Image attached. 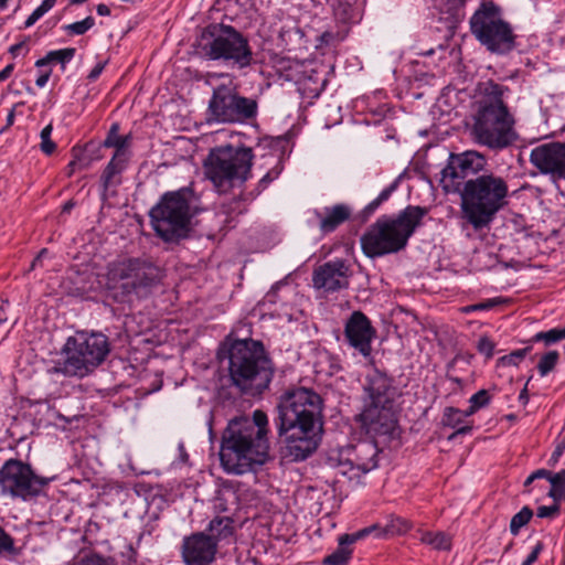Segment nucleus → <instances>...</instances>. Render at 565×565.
Listing matches in <instances>:
<instances>
[{"label":"nucleus","mask_w":565,"mask_h":565,"mask_svg":"<svg viewBox=\"0 0 565 565\" xmlns=\"http://www.w3.org/2000/svg\"><path fill=\"white\" fill-rule=\"evenodd\" d=\"M322 411L323 401L311 388L298 387L280 396L275 425L295 460L306 459L318 448L323 426Z\"/></svg>","instance_id":"f257e3e1"},{"label":"nucleus","mask_w":565,"mask_h":565,"mask_svg":"<svg viewBox=\"0 0 565 565\" xmlns=\"http://www.w3.org/2000/svg\"><path fill=\"white\" fill-rule=\"evenodd\" d=\"M479 90L468 126L471 139L494 151L509 148L519 140L515 117L504 100L510 88L489 79L479 85Z\"/></svg>","instance_id":"f03ea898"},{"label":"nucleus","mask_w":565,"mask_h":565,"mask_svg":"<svg viewBox=\"0 0 565 565\" xmlns=\"http://www.w3.org/2000/svg\"><path fill=\"white\" fill-rule=\"evenodd\" d=\"M268 417L256 409L252 418L232 419L225 428L220 450L223 468L235 475H243L254 466L264 465L269 459Z\"/></svg>","instance_id":"7ed1b4c3"},{"label":"nucleus","mask_w":565,"mask_h":565,"mask_svg":"<svg viewBox=\"0 0 565 565\" xmlns=\"http://www.w3.org/2000/svg\"><path fill=\"white\" fill-rule=\"evenodd\" d=\"M224 347L231 385L243 395H262L269 387L275 374V364L263 342L253 339H227Z\"/></svg>","instance_id":"20e7f679"},{"label":"nucleus","mask_w":565,"mask_h":565,"mask_svg":"<svg viewBox=\"0 0 565 565\" xmlns=\"http://www.w3.org/2000/svg\"><path fill=\"white\" fill-rule=\"evenodd\" d=\"M460 196L462 218L475 231L489 228L497 214L509 203L507 178L492 171L469 180Z\"/></svg>","instance_id":"39448f33"},{"label":"nucleus","mask_w":565,"mask_h":565,"mask_svg":"<svg viewBox=\"0 0 565 565\" xmlns=\"http://www.w3.org/2000/svg\"><path fill=\"white\" fill-rule=\"evenodd\" d=\"M426 214V207L408 205L394 217L377 218L361 236L363 253L376 258L402 250Z\"/></svg>","instance_id":"423d86ee"},{"label":"nucleus","mask_w":565,"mask_h":565,"mask_svg":"<svg viewBox=\"0 0 565 565\" xmlns=\"http://www.w3.org/2000/svg\"><path fill=\"white\" fill-rule=\"evenodd\" d=\"M200 211L199 198L191 188L166 193L150 210L151 225L166 242L188 236L190 220Z\"/></svg>","instance_id":"0eeeda50"},{"label":"nucleus","mask_w":565,"mask_h":565,"mask_svg":"<svg viewBox=\"0 0 565 565\" xmlns=\"http://www.w3.org/2000/svg\"><path fill=\"white\" fill-rule=\"evenodd\" d=\"M254 152L248 147L221 146L204 160L205 178L221 194L243 185L252 177Z\"/></svg>","instance_id":"6e6552de"},{"label":"nucleus","mask_w":565,"mask_h":565,"mask_svg":"<svg viewBox=\"0 0 565 565\" xmlns=\"http://www.w3.org/2000/svg\"><path fill=\"white\" fill-rule=\"evenodd\" d=\"M198 47L212 61H224L238 68L252 65L254 55L249 42L232 25L210 24L203 29Z\"/></svg>","instance_id":"1a4fd4ad"},{"label":"nucleus","mask_w":565,"mask_h":565,"mask_svg":"<svg viewBox=\"0 0 565 565\" xmlns=\"http://www.w3.org/2000/svg\"><path fill=\"white\" fill-rule=\"evenodd\" d=\"M65 359L56 371L66 376L84 377L98 367L110 352L108 338L102 332L77 331L64 345Z\"/></svg>","instance_id":"9d476101"},{"label":"nucleus","mask_w":565,"mask_h":565,"mask_svg":"<svg viewBox=\"0 0 565 565\" xmlns=\"http://www.w3.org/2000/svg\"><path fill=\"white\" fill-rule=\"evenodd\" d=\"M161 270L141 258L113 262L107 267L106 287L117 301H125L132 294H141L159 284Z\"/></svg>","instance_id":"9b49d317"},{"label":"nucleus","mask_w":565,"mask_h":565,"mask_svg":"<svg viewBox=\"0 0 565 565\" xmlns=\"http://www.w3.org/2000/svg\"><path fill=\"white\" fill-rule=\"evenodd\" d=\"M223 82L213 88L207 106L210 124H244L254 120L258 114V102L242 96L235 79L225 74L215 75Z\"/></svg>","instance_id":"f8f14e48"},{"label":"nucleus","mask_w":565,"mask_h":565,"mask_svg":"<svg viewBox=\"0 0 565 565\" xmlns=\"http://www.w3.org/2000/svg\"><path fill=\"white\" fill-rule=\"evenodd\" d=\"M472 35L491 53L507 54L515 47V34L502 18L501 9L492 1H484L469 21Z\"/></svg>","instance_id":"ddd939ff"},{"label":"nucleus","mask_w":565,"mask_h":565,"mask_svg":"<svg viewBox=\"0 0 565 565\" xmlns=\"http://www.w3.org/2000/svg\"><path fill=\"white\" fill-rule=\"evenodd\" d=\"M54 477H41L31 466L18 459H9L0 469V488L3 494L29 500L40 494Z\"/></svg>","instance_id":"4468645a"},{"label":"nucleus","mask_w":565,"mask_h":565,"mask_svg":"<svg viewBox=\"0 0 565 565\" xmlns=\"http://www.w3.org/2000/svg\"><path fill=\"white\" fill-rule=\"evenodd\" d=\"M486 164V157L476 150L450 153L446 167L441 170L440 184L443 190L446 193H458L460 195L467 182L477 177Z\"/></svg>","instance_id":"2eb2a0df"},{"label":"nucleus","mask_w":565,"mask_h":565,"mask_svg":"<svg viewBox=\"0 0 565 565\" xmlns=\"http://www.w3.org/2000/svg\"><path fill=\"white\" fill-rule=\"evenodd\" d=\"M377 445L372 440H362L341 450L338 459L339 473L348 476L350 480L377 467Z\"/></svg>","instance_id":"dca6fc26"},{"label":"nucleus","mask_w":565,"mask_h":565,"mask_svg":"<svg viewBox=\"0 0 565 565\" xmlns=\"http://www.w3.org/2000/svg\"><path fill=\"white\" fill-rule=\"evenodd\" d=\"M530 163L553 183L565 181V142L551 141L534 147Z\"/></svg>","instance_id":"f3484780"},{"label":"nucleus","mask_w":565,"mask_h":565,"mask_svg":"<svg viewBox=\"0 0 565 565\" xmlns=\"http://www.w3.org/2000/svg\"><path fill=\"white\" fill-rule=\"evenodd\" d=\"M359 419L366 433L373 437L388 436L397 425L394 403H365Z\"/></svg>","instance_id":"a211bd4d"},{"label":"nucleus","mask_w":565,"mask_h":565,"mask_svg":"<svg viewBox=\"0 0 565 565\" xmlns=\"http://www.w3.org/2000/svg\"><path fill=\"white\" fill-rule=\"evenodd\" d=\"M351 276V266L345 260H330L315 268L312 286L326 292L339 291L349 287Z\"/></svg>","instance_id":"6ab92c4d"},{"label":"nucleus","mask_w":565,"mask_h":565,"mask_svg":"<svg viewBox=\"0 0 565 565\" xmlns=\"http://www.w3.org/2000/svg\"><path fill=\"white\" fill-rule=\"evenodd\" d=\"M375 329L370 319L360 310L353 311L344 326V338L350 347L359 351L363 356H370L372 340Z\"/></svg>","instance_id":"aec40b11"},{"label":"nucleus","mask_w":565,"mask_h":565,"mask_svg":"<svg viewBox=\"0 0 565 565\" xmlns=\"http://www.w3.org/2000/svg\"><path fill=\"white\" fill-rule=\"evenodd\" d=\"M217 552L216 543L205 532H196L183 539L181 555L185 565H210Z\"/></svg>","instance_id":"412c9836"},{"label":"nucleus","mask_w":565,"mask_h":565,"mask_svg":"<svg viewBox=\"0 0 565 565\" xmlns=\"http://www.w3.org/2000/svg\"><path fill=\"white\" fill-rule=\"evenodd\" d=\"M363 390L366 394L365 403H394L396 388L393 385V380L376 367L369 369Z\"/></svg>","instance_id":"4be33fe9"},{"label":"nucleus","mask_w":565,"mask_h":565,"mask_svg":"<svg viewBox=\"0 0 565 565\" xmlns=\"http://www.w3.org/2000/svg\"><path fill=\"white\" fill-rule=\"evenodd\" d=\"M375 531H379V529H377L376 524H373L371 526L359 530L355 533L341 535L339 537L338 548L334 552H332L330 555L326 556L322 564L323 565H347L349 559L352 556V548H350V545L361 539L366 537L367 535H371Z\"/></svg>","instance_id":"5701e85b"},{"label":"nucleus","mask_w":565,"mask_h":565,"mask_svg":"<svg viewBox=\"0 0 565 565\" xmlns=\"http://www.w3.org/2000/svg\"><path fill=\"white\" fill-rule=\"evenodd\" d=\"M319 218V228L323 234L335 231L341 224L347 222L352 215V209L348 204H335L327 206L322 212H316Z\"/></svg>","instance_id":"b1692460"},{"label":"nucleus","mask_w":565,"mask_h":565,"mask_svg":"<svg viewBox=\"0 0 565 565\" xmlns=\"http://www.w3.org/2000/svg\"><path fill=\"white\" fill-rule=\"evenodd\" d=\"M207 532L209 539H213L217 545L221 541L228 540L233 536V520L228 516H216L210 522Z\"/></svg>","instance_id":"393cba45"},{"label":"nucleus","mask_w":565,"mask_h":565,"mask_svg":"<svg viewBox=\"0 0 565 565\" xmlns=\"http://www.w3.org/2000/svg\"><path fill=\"white\" fill-rule=\"evenodd\" d=\"M130 143H131V136H120L119 135V124L115 122L111 125L105 140L103 141V146L105 148H114V153H120V154H131L130 153Z\"/></svg>","instance_id":"a878e982"},{"label":"nucleus","mask_w":565,"mask_h":565,"mask_svg":"<svg viewBox=\"0 0 565 565\" xmlns=\"http://www.w3.org/2000/svg\"><path fill=\"white\" fill-rule=\"evenodd\" d=\"M130 154L114 153L102 174V181L105 189L115 183V177L120 174L127 167Z\"/></svg>","instance_id":"bb28decb"},{"label":"nucleus","mask_w":565,"mask_h":565,"mask_svg":"<svg viewBox=\"0 0 565 565\" xmlns=\"http://www.w3.org/2000/svg\"><path fill=\"white\" fill-rule=\"evenodd\" d=\"M420 541L436 550L448 551L451 547L450 537L443 532H425L422 534Z\"/></svg>","instance_id":"cd10ccee"},{"label":"nucleus","mask_w":565,"mask_h":565,"mask_svg":"<svg viewBox=\"0 0 565 565\" xmlns=\"http://www.w3.org/2000/svg\"><path fill=\"white\" fill-rule=\"evenodd\" d=\"M533 516V511L529 507H523L520 512L514 514L510 522V532L512 535H518L520 530L525 526Z\"/></svg>","instance_id":"c85d7f7f"},{"label":"nucleus","mask_w":565,"mask_h":565,"mask_svg":"<svg viewBox=\"0 0 565 565\" xmlns=\"http://www.w3.org/2000/svg\"><path fill=\"white\" fill-rule=\"evenodd\" d=\"M548 481L552 484L548 495L555 500L565 499V470L552 475Z\"/></svg>","instance_id":"c756f323"},{"label":"nucleus","mask_w":565,"mask_h":565,"mask_svg":"<svg viewBox=\"0 0 565 565\" xmlns=\"http://www.w3.org/2000/svg\"><path fill=\"white\" fill-rule=\"evenodd\" d=\"M468 416L469 415H466V411L463 412L455 407H446L443 416V425L451 428H457L459 425L463 423L465 417Z\"/></svg>","instance_id":"7c9ffc66"},{"label":"nucleus","mask_w":565,"mask_h":565,"mask_svg":"<svg viewBox=\"0 0 565 565\" xmlns=\"http://www.w3.org/2000/svg\"><path fill=\"white\" fill-rule=\"evenodd\" d=\"M565 339V328L562 329H551L545 332H539L536 333L531 341L532 342H539L543 341L546 345L556 343L561 340Z\"/></svg>","instance_id":"2f4dec72"},{"label":"nucleus","mask_w":565,"mask_h":565,"mask_svg":"<svg viewBox=\"0 0 565 565\" xmlns=\"http://www.w3.org/2000/svg\"><path fill=\"white\" fill-rule=\"evenodd\" d=\"M409 523L403 519H395V520H392V522L386 526V529L382 530L379 525H377V529L379 531H375L373 532L372 534H374L375 536L377 537H381L383 536L384 534L386 533H391V534H402V533H405L409 530Z\"/></svg>","instance_id":"473e14b6"},{"label":"nucleus","mask_w":565,"mask_h":565,"mask_svg":"<svg viewBox=\"0 0 565 565\" xmlns=\"http://www.w3.org/2000/svg\"><path fill=\"white\" fill-rule=\"evenodd\" d=\"M558 359L559 354L557 351H550L544 354L537 364L540 375L545 376L548 374L556 366Z\"/></svg>","instance_id":"72a5a7b5"},{"label":"nucleus","mask_w":565,"mask_h":565,"mask_svg":"<svg viewBox=\"0 0 565 565\" xmlns=\"http://www.w3.org/2000/svg\"><path fill=\"white\" fill-rule=\"evenodd\" d=\"M469 402L470 406L466 411V415H472L478 409L487 406L490 402V395L487 390H480L470 397Z\"/></svg>","instance_id":"f704fd0d"},{"label":"nucleus","mask_w":565,"mask_h":565,"mask_svg":"<svg viewBox=\"0 0 565 565\" xmlns=\"http://www.w3.org/2000/svg\"><path fill=\"white\" fill-rule=\"evenodd\" d=\"M435 3L441 12L458 17L463 8L465 0H435Z\"/></svg>","instance_id":"c9c22d12"},{"label":"nucleus","mask_w":565,"mask_h":565,"mask_svg":"<svg viewBox=\"0 0 565 565\" xmlns=\"http://www.w3.org/2000/svg\"><path fill=\"white\" fill-rule=\"evenodd\" d=\"M95 24V20L92 17H87L82 21L74 22L64 26V30L70 34L82 35L86 33Z\"/></svg>","instance_id":"e433bc0d"},{"label":"nucleus","mask_w":565,"mask_h":565,"mask_svg":"<svg viewBox=\"0 0 565 565\" xmlns=\"http://www.w3.org/2000/svg\"><path fill=\"white\" fill-rule=\"evenodd\" d=\"M56 0H43V2L30 14L25 21V28L33 25L40 18L49 12L54 6Z\"/></svg>","instance_id":"4c0bfd02"},{"label":"nucleus","mask_w":565,"mask_h":565,"mask_svg":"<svg viewBox=\"0 0 565 565\" xmlns=\"http://www.w3.org/2000/svg\"><path fill=\"white\" fill-rule=\"evenodd\" d=\"M532 347H525L523 349L515 350L508 355H504L500 359L503 365H519V363L525 358V355L531 351Z\"/></svg>","instance_id":"58836bf2"},{"label":"nucleus","mask_w":565,"mask_h":565,"mask_svg":"<svg viewBox=\"0 0 565 565\" xmlns=\"http://www.w3.org/2000/svg\"><path fill=\"white\" fill-rule=\"evenodd\" d=\"M52 125L45 126L41 131V150L45 154H51L54 152L56 145L54 141L51 140V134H52Z\"/></svg>","instance_id":"ea45409f"},{"label":"nucleus","mask_w":565,"mask_h":565,"mask_svg":"<svg viewBox=\"0 0 565 565\" xmlns=\"http://www.w3.org/2000/svg\"><path fill=\"white\" fill-rule=\"evenodd\" d=\"M328 2L339 20L347 21L350 18L351 7L348 2L343 3L342 0H328Z\"/></svg>","instance_id":"a19ab883"},{"label":"nucleus","mask_w":565,"mask_h":565,"mask_svg":"<svg viewBox=\"0 0 565 565\" xmlns=\"http://www.w3.org/2000/svg\"><path fill=\"white\" fill-rule=\"evenodd\" d=\"M502 302H503V300L501 298H493V299H488V300L479 302V303L462 307L460 310L463 313H469V312H472L476 310H490V309L494 308L497 305L502 303Z\"/></svg>","instance_id":"79ce46f5"},{"label":"nucleus","mask_w":565,"mask_h":565,"mask_svg":"<svg viewBox=\"0 0 565 565\" xmlns=\"http://www.w3.org/2000/svg\"><path fill=\"white\" fill-rule=\"evenodd\" d=\"M397 182L392 183L390 186L384 189L376 199H374L367 206V212H374L384 201H386L391 194L396 190Z\"/></svg>","instance_id":"37998d69"},{"label":"nucleus","mask_w":565,"mask_h":565,"mask_svg":"<svg viewBox=\"0 0 565 565\" xmlns=\"http://www.w3.org/2000/svg\"><path fill=\"white\" fill-rule=\"evenodd\" d=\"M76 565H117L111 557H104L98 554H92L82 558Z\"/></svg>","instance_id":"c03bdc74"},{"label":"nucleus","mask_w":565,"mask_h":565,"mask_svg":"<svg viewBox=\"0 0 565 565\" xmlns=\"http://www.w3.org/2000/svg\"><path fill=\"white\" fill-rule=\"evenodd\" d=\"M49 53H50V57H51L52 62H58V63L65 64L66 62L71 61L74 57L75 49L67 47V49L51 51Z\"/></svg>","instance_id":"a18cd8bd"},{"label":"nucleus","mask_w":565,"mask_h":565,"mask_svg":"<svg viewBox=\"0 0 565 565\" xmlns=\"http://www.w3.org/2000/svg\"><path fill=\"white\" fill-rule=\"evenodd\" d=\"M477 349L481 354L489 359L493 355L494 343L488 337H481L478 340Z\"/></svg>","instance_id":"49530a36"},{"label":"nucleus","mask_w":565,"mask_h":565,"mask_svg":"<svg viewBox=\"0 0 565 565\" xmlns=\"http://www.w3.org/2000/svg\"><path fill=\"white\" fill-rule=\"evenodd\" d=\"M13 551V539L2 527H0V554L4 552L12 553Z\"/></svg>","instance_id":"de8ad7c7"},{"label":"nucleus","mask_w":565,"mask_h":565,"mask_svg":"<svg viewBox=\"0 0 565 565\" xmlns=\"http://www.w3.org/2000/svg\"><path fill=\"white\" fill-rule=\"evenodd\" d=\"M543 543L537 542L532 552L527 555L524 562L521 565H533L536 561L541 552L543 551Z\"/></svg>","instance_id":"09e8293b"},{"label":"nucleus","mask_w":565,"mask_h":565,"mask_svg":"<svg viewBox=\"0 0 565 565\" xmlns=\"http://www.w3.org/2000/svg\"><path fill=\"white\" fill-rule=\"evenodd\" d=\"M564 451H565V440H562L561 443H558L555 446V448H554V450L552 452V456H551V458L548 460V463L551 466H555L558 462V460L562 457V455L564 454Z\"/></svg>","instance_id":"8fccbe9b"},{"label":"nucleus","mask_w":565,"mask_h":565,"mask_svg":"<svg viewBox=\"0 0 565 565\" xmlns=\"http://www.w3.org/2000/svg\"><path fill=\"white\" fill-rule=\"evenodd\" d=\"M558 505L554 504L551 507L542 505L537 508L536 514L539 518H551L558 512Z\"/></svg>","instance_id":"3c124183"},{"label":"nucleus","mask_w":565,"mask_h":565,"mask_svg":"<svg viewBox=\"0 0 565 565\" xmlns=\"http://www.w3.org/2000/svg\"><path fill=\"white\" fill-rule=\"evenodd\" d=\"M456 430L448 437V440H454L459 435L469 434L472 430L471 425H459Z\"/></svg>","instance_id":"603ef678"},{"label":"nucleus","mask_w":565,"mask_h":565,"mask_svg":"<svg viewBox=\"0 0 565 565\" xmlns=\"http://www.w3.org/2000/svg\"><path fill=\"white\" fill-rule=\"evenodd\" d=\"M14 70L13 64L7 65L1 72H0V83L9 78Z\"/></svg>","instance_id":"864d4df0"},{"label":"nucleus","mask_w":565,"mask_h":565,"mask_svg":"<svg viewBox=\"0 0 565 565\" xmlns=\"http://www.w3.org/2000/svg\"><path fill=\"white\" fill-rule=\"evenodd\" d=\"M50 76H51V71H49V72H46V73H44V74H41V75L36 78V82H35L36 86H39V87H44V86L46 85V83H47V81H49Z\"/></svg>","instance_id":"5fc2aeb1"},{"label":"nucleus","mask_w":565,"mask_h":565,"mask_svg":"<svg viewBox=\"0 0 565 565\" xmlns=\"http://www.w3.org/2000/svg\"><path fill=\"white\" fill-rule=\"evenodd\" d=\"M533 475L536 479L545 478L550 480L553 473L546 469H539L534 471Z\"/></svg>","instance_id":"6e6d98bb"},{"label":"nucleus","mask_w":565,"mask_h":565,"mask_svg":"<svg viewBox=\"0 0 565 565\" xmlns=\"http://www.w3.org/2000/svg\"><path fill=\"white\" fill-rule=\"evenodd\" d=\"M103 68H104V65H103V64H97V65H96V66L90 71V73H89V75H88V78H89V79H92V81L96 79V78L99 76V74L102 73Z\"/></svg>","instance_id":"4d7b16f0"},{"label":"nucleus","mask_w":565,"mask_h":565,"mask_svg":"<svg viewBox=\"0 0 565 565\" xmlns=\"http://www.w3.org/2000/svg\"><path fill=\"white\" fill-rule=\"evenodd\" d=\"M96 9H97V13L99 15H109L110 14V9L106 4L100 3L97 6Z\"/></svg>","instance_id":"13d9d810"},{"label":"nucleus","mask_w":565,"mask_h":565,"mask_svg":"<svg viewBox=\"0 0 565 565\" xmlns=\"http://www.w3.org/2000/svg\"><path fill=\"white\" fill-rule=\"evenodd\" d=\"M51 62H52V60L50 57V53H47L45 57L40 58L35 62V66L40 67V66L46 65L47 63H51Z\"/></svg>","instance_id":"bf43d9fd"},{"label":"nucleus","mask_w":565,"mask_h":565,"mask_svg":"<svg viewBox=\"0 0 565 565\" xmlns=\"http://www.w3.org/2000/svg\"><path fill=\"white\" fill-rule=\"evenodd\" d=\"M271 177H270V173H267L265 177L262 178V180L259 181V185L262 186H266L270 181H271Z\"/></svg>","instance_id":"052dcab7"},{"label":"nucleus","mask_w":565,"mask_h":565,"mask_svg":"<svg viewBox=\"0 0 565 565\" xmlns=\"http://www.w3.org/2000/svg\"><path fill=\"white\" fill-rule=\"evenodd\" d=\"M519 398H520L521 401H523L524 403H526V402H527L529 396H527V387H526V385H525V386H524V388L521 391Z\"/></svg>","instance_id":"680f3d73"},{"label":"nucleus","mask_w":565,"mask_h":565,"mask_svg":"<svg viewBox=\"0 0 565 565\" xmlns=\"http://www.w3.org/2000/svg\"><path fill=\"white\" fill-rule=\"evenodd\" d=\"M23 44L22 43H18V44H14L10 47V53H12L13 55H15L21 49H22Z\"/></svg>","instance_id":"e2e57ef3"},{"label":"nucleus","mask_w":565,"mask_h":565,"mask_svg":"<svg viewBox=\"0 0 565 565\" xmlns=\"http://www.w3.org/2000/svg\"><path fill=\"white\" fill-rule=\"evenodd\" d=\"M14 121V110L12 109L7 117V126L13 125Z\"/></svg>","instance_id":"0e129e2a"},{"label":"nucleus","mask_w":565,"mask_h":565,"mask_svg":"<svg viewBox=\"0 0 565 565\" xmlns=\"http://www.w3.org/2000/svg\"><path fill=\"white\" fill-rule=\"evenodd\" d=\"M536 478L534 477L533 473H531L526 480L524 481V487H529Z\"/></svg>","instance_id":"69168bd1"},{"label":"nucleus","mask_w":565,"mask_h":565,"mask_svg":"<svg viewBox=\"0 0 565 565\" xmlns=\"http://www.w3.org/2000/svg\"><path fill=\"white\" fill-rule=\"evenodd\" d=\"M74 206V203L72 201H68L64 204L63 211L68 212Z\"/></svg>","instance_id":"338daca9"},{"label":"nucleus","mask_w":565,"mask_h":565,"mask_svg":"<svg viewBox=\"0 0 565 565\" xmlns=\"http://www.w3.org/2000/svg\"><path fill=\"white\" fill-rule=\"evenodd\" d=\"M77 164H78V161L76 159L70 162L68 168L71 169V172L74 171V169Z\"/></svg>","instance_id":"774afa93"}]
</instances>
